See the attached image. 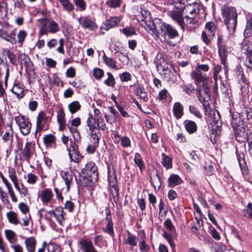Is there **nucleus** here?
I'll return each instance as SVG.
<instances>
[{
	"mask_svg": "<svg viewBox=\"0 0 252 252\" xmlns=\"http://www.w3.org/2000/svg\"><path fill=\"white\" fill-rule=\"evenodd\" d=\"M155 63H156L157 69L158 71H171V69L174 70L173 64L170 61L166 59L162 55H158Z\"/></svg>",
	"mask_w": 252,
	"mask_h": 252,
	"instance_id": "nucleus-7",
	"label": "nucleus"
},
{
	"mask_svg": "<svg viewBox=\"0 0 252 252\" xmlns=\"http://www.w3.org/2000/svg\"><path fill=\"white\" fill-rule=\"evenodd\" d=\"M187 131L189 133H193L197 130V126L195 122L190 120H186L184 122Z\"/></svg>",
	"mask_w": 252,
	"mask_h": 252,
	"instance_id": "nucleus-27",
	"label": "nucleus"
},
{
	"mask_svg": "<svg viewBox=\"0 0 252 252\" xmlns=\"http://www.w3.org/2000/svg\"><path fill=\"white\" fill-rule=\"evenodd\" d=\"M19 61L21 65L22 66L24 65L27 67L30 63V58L24 54H20L19 56Z\"/></svg>",
	"mask_w": 252,
	"mask_h": 252,
	"instance_id": "nucleus-41",
	"label": "nucleus"
},
{
	"mask_svg": "<svg viewBox=\"0 0 252 252\" xmlns=\"http://www.w3.org/2000/svg\"><path fill=\"white\" fill-rule=\"evenodd\" d=\"M12 92L18 98H21L24 96L23 88L19 87L18 85H15L12 88Z\"/></svg>",
	"mask_w": 252,
	"mask_h": 252,
	"instance_id": "nucleus-46",
	"label": "nucleus"
},
{
	"mask_svg": "<svg viewBox=\"0 0 252 252\" xmlns=\"http://www.w3.org/2000/svg\"><path fill=\"white\" fill-rule=\"evenodd\" d=\"M6 217L9 222L12 224L17 225L20 222L18 219L16 213L13 211H10L7 213Z\"/></svg>",
	"mask_w": 252,
	"mask_h": 252,
	"instance_id": "nucleus-34",
	"label": "nucleus"
},
{
	"mask_svg": "<svg viewBox=\"0 0 252 252\" xmlns=\"http://www.w3.org/2000/svg\"><path fill=\"white\" fill-rule=\"evenodd\" d=\"M97 168L93 162L87 163L80 174V180L85 186L96 182L98 178Z\"/></svg>",
	"mask_w": 252,
	"mask_h": 252,
	"instance_id": "nucleus-2",
	"label": "nucleus"
},
{
	"mask_svg": "<svg viewBox=\"0 0 252 252\" xmlns=\"http://www.w3.org/2000/svg\"><path fill=\"white\" fill-rule=\"evenodd\" d=\"M183 182L181 178L178 175L173 174L170 175L168 179V185L170 188H173L179 185Z\"/></svg>",
	"mask_w": 252,
	"mask_h": 252,
	"instance_id": "nucleus-23",
	"label": "nucleus"
},
{
	"mask_svg": "<svg viewBox=\"0 0 252 252\" xmlns=\"http://www.w3.org/2000/svg\"><path fill=\"white\" fill-rule=\"evenodd\" d=\"M20 131L24 135H28L31 131L32 124L29 119L24 116H19L15 118Z\"/></svg>",
	"mask_w": 252,
	"mask_h": 252,
	"instance_id": "nucleus-5",
	"label": "nucleus"
},
{
	"mask_svg": "<svg viewBox=\"0 0 252 252\" xmlns=\"http://www.w3.org/2000/svg\"><path fill=\"white\" fill-rule=\"evenodd\" d=\"M242 49L246 55L247 65L252 67V41H244L242 44Z\"/></svg>",
	"mask_w": 252,
	"mask_h": 252,
	"instance_id": "nucleus-14",
	"label": "nucleus"
},
{
	"mask_svg": "<svg viewBox=\"0 0 252 252\" xmlns=\"http://www.w3.org/2000/svg\"><path fill=\"white\" fill-rule=\"evenodd\" d=\"M78 23L84 29L93 31L96 28L97 26L91 20L86 16H81L77 20Z\"/></svg>",
	"mask_w": 252,
	"mask_h": 252,
	"instance_id": "nucleus-17",
	"label": "nucleus"
},
{
	"mask_svg": "<svg viewBox=\"0 0 252 252\" xmlns=\"http://www.w3.org/2000/svg\"><path fill=\"white\" fill-rule=\"evenodd\" d=\"M197 86L199 94V100L202 103L204 112L207 113L208 107H209V104L206 103V101L207 99H209L210 98V89L207 81L199 84Z\"/></svg>",
	"mask_w": 252,
	"mask_h": 252,
	"instance_id": "nucleus-4",
	"label": "nucleus"
},
{
	"mask_svg": "<svg viewBox=\"0 0 252 252\" xmlns=\"http://www.w3.org/2000/svg\"><path fill=\"white\" fill-rule=\"evenodd\" d=\"M134 162L139 167L141 171L145 169L144 163L142 160L141 156L137 153L135 154Z\"/></svg>",
	"mask_w": 252,
	"mask_h": 252,
	"instance_id": "nucleus-42",
	"label": "nucleus"
},
{
	"mask_svg": "<svg viewBox=\"0 0 252 252\" xmlns=\"http://www.w3.org/2000/svg\"><path fill=\"white\" fill-rule=\"evenodd\" d=\"M161 156L162 157V164L163 166L167 169L170 168L172 167L170 158L164 153L162 154Z\"/></svg>",
	"mask_w": 252,
	"mask_h": 252,
	"instance_id": "nucleus-44",
	"label": "nucleus"
},
{
	"mask_svg": "<svg viewBox=\"0 0 252 252\" xmlns=\"http://www.w3.org/2000/svg\"><path fill=\"white\" fill-rule=\"evenodd\" d=\"M183 12L185 15L184 19L187 23H191L198 13V10L195 7V5H187L183 9Z\"/></svg>",
	"mask_w": 252,
	"mask_h": 252,
	"instance_id": "nucleus-11",
	"label": "nucleus"
},
{
	"mask_svg": "<svg viewBox=\"0 0 252 252\" xmlns=\"http://www.w3.org/2000/svg\"><path fill=\"white\" fill-rule=\"evenodd\" d=\"M123 33L126 36L132 35L135 34L134 30L131 27H126L123 30Z\"/></svg>",
	"mask_w": 252,
	"mask_h": 252,
	"instance_id": "nucleus-60",
	"label": "nucleus"
},
{
	"mask_svg": "<svg viewBox=\"0 0 252 252\" xmlns=\"http://www.w3.org/2000/svg\"><path fill=\"white\" fill-rule=\"evenodd\" d=\"M102 59L105 63L108 66L113 68L116 69L117 65L116 62L112 58L108 57L105 54L102 56Z\"/></svg>",
	"mask_w": 252,
	"mask_h": 252,
	"instance_id": "nucleus-40",
	"label": "nucleus"
},
{
	"mask_svg": "<svg viewBox=\"0 0 252 252\" xmlns=\"http://www.w3.org/2000/svg\"><path fill=\"white\" fill-rule=\"evenodd\" d=\"M136 94L139 96L140 98L146 101L148 99L147 94L145 89L142 87H138L136 89Z\"/></svg>",
	"mask_w": 252,
	"mask_h": 252,
	"instance_id": "nucleus-43",
	"label": "nucleus"
},
{
	"mask_svg": "<svg viewBox=\"0 0 252 252\" xmlns=\"http://www.w3.org/2000/svg\"><path fill=\"white\" fill-rule=\"evenodd\" d=\"M110 191L113 196L114 201L117 202L119 200V189L118 187L116 186L111 187Z\"/></svg>",
	"mask_w": 252,
	"mask_h": 252,
	"instance_id": "nucleus-49",
	"label": "nucleus"
},
{
	"mask_svg": "<svg viewBox=\"0 0 252 252\" xmlns=\"http://www.w3.org/2000/svg\"><path fill=\"white\" fill-rule=\"evenodd\" d=\"M46 248L48 252H61L60 247L53 243L46 244Z\"/></svg>",
	"mask_w": 252,
	"mask_h": 252,
	"instance_id": "nucleus-48",
	"label": "nucleus"
},
{
	"mask_svg": "<svg viewBox=\"0 0 252 252\" xmlns=\"http://www.w3.org/2000/svg\"><path fill=\"white\" fill-rule=\"evenodd\" d=\"M78 244L84 252H98L92 242L88 239H82L78 242Z\"/></svg>",
	"mask_w": 252,
	"mask_h": 252,
	"instance_id": "nucleus-16",
	"label": "nucleus"
},
{
	"mask_svg": "<svg viewBox=\"0 0 252 252\" xmlns=\"http://www.w3.org/2000/svg\"><path fill=\"white\" fill-rule=\"evenodd\" d=\"M25 244L27 249L29 252H34L36 240L33 237L27 238L25 240Z\"/></svg>",
	"mask_w": 252,
	"mask_h": 252,
	"instance_id": "nucleus-26",
	"label": "nucleus"
},
{
	"mask_svg": "<svg viewBox=\"0 0 252 252\" xmlns=\"http://www.w3.org/2000/svg\"><path fill=\"white\" fill-rule=\"evenodd\" d=\"M68 108L70 112L73 114L80 109L81 105L78 101H74L68 104Z\"/></svg>",
	"mask_w": 252,
	"mask_h": 252,
	"instance_id": "nucleus-39",
	"label": "nucleus"
},
{
	"mask_svg": "<svg viewBox=\"0 0 252 252\" xmlns=\"http://www.w3.org/2000/svg\"><path fill=\"white\" fill-rule=\"evenodd\" d=\"M191 77L193 79L195 80L197 85L203 83V82L207 81L204 75L198 70L195 69V71H193L191 74Z\"/></svg>",
	"mask_w": 252,
	"mask_h": 252,
	"instance_id": "nucleus-24",
	"label": "nucleus"
},
{
	"mask_svg": "<svg viewBox=\"0 0 252 252\" xmlns=\"http://www.w3.org/2000/svg\"><path fill=\"white\" fill-rule=\"evenodd\" d=\"M108 78L104 81V83L108 86H113L115 84V79L113 75L110 73H107Z\"/></svg>",
	"mask_w": 252,
	"mask_h": 252,
	"instance_id": "nucleus-55",
	"label": "nucleus"
},
{
	"mask_svg": "<svg viewBox=\"0 0 252 252\" xmlns=\"http://www.w3.org/2000/svg\"><path fill=\"white\" fill-rule=\"evenodd\" d=\"M189 111L190 113L198 118H201L202 117L201 114L195 106L190 105L189 106Z\"/></svg>",
	"mask_w": 252,
	"mask_h": 252,
	"instance_id": "nucleus-56",
	"label": "nucleus"
},
{
	"mask_svg": "<svg viewBox=\"0 0 252 252\" xmlns=\"http://www.w3.org/2000/svg\"><path fill=\"white\" fill-rule=\"evenodd\" d=\"M52 197V192L49 189H46L41 192V201L44 204L48 203L49 201H50Z\"/></svg>",
	"mask_w": 252,
	"mask_h": 252,
	"instance_id": "nucleus-33",
	"label": "nucleus"
},
{
	"mask_svg": "<svg viewBox=\"0 0 252 252\" xmlns=\"http://www.w3.org/2000/svg\"><path fill=\"white\" fill-rule=\"evenodd\" d=\"M3 53L6 55L10 60L11 63L14 64L15 63V56L12 53L9 49L5 48L2 50Z\"/></svg>",
	"mask_w": 252,
	"mask_h": 252,
	"instance_id": "nucleus-45",
	"label": "nucleus"
},
{
	"mask_svg": "<svg viewBox=\"0 0 252 252\" xmlns=\"http://www.w3.org/2000/svg\"><path fill=\"white\" fill-rule=\"evenodd\" d=\"M218 52L220 58L221 63L226 67V63L227 61V51L226 50L225 45L218 47Z\"/></svg>",
	"mask_w": 252,
	"mask_h": 252,
	"instance_id": "nucleus-25",
	"label": "nucleus"
},
{
	"mask_svg": "<svg viewBox=\"0 0 252 252\" xmlns=\"http://www.w3.org/2000/svg\"><path fill=\"white\" fill-rule=\"evenodd\" d=\"M191 232L194 234L198 239H201L202 237V234H201L202 229L201 228H199L196 224H194L191 228Z\"/></svg>",
	"mask_w": 252,
	"mask_h": 252,
	"instance_id": "nucleus-53",
	"label": "nucleus"
},
{
	"mask_svg": "<svg viewBox=\"0 0 252 252\" xmlns=\"http://www.w3.org/2000/svg\"><path fill=\"white\" fill-rule=\"evenodd\" d=\"M110 214V211L108 210L106 212V214L107 215V219H108V221L106 225V228L104 230L105 232L108 233L111 236H113L114 235V230H113V225L112 221L108 218V215Z\"/></svg>",
	"mask_w": 252,
	"mask_h": 252,
	"instance_id": "nucleus-35",
	"label": "nucleus"
},
{
	"mask_svg": "<svg viewBox=\"0 0 252 252\" xmlns=\"http://www.w3.org/2000/svg\"><path fill=\"white\" fill-rule=\"evenodd\" d=\"M106 4L111 7H119L121 4V0H110Z\"/></svg>",
	"mask_w": 252,
	"mask_h": 252,
	"instance_id": "nucleus-61",
	"label": "nucleus"
},
{
	"mask_svg": "<svg viewBox=\"0 0 252 252\" xmlns=\"http://www.w3.org/2000/svg\"><path fill=\"white\" fill-rule=\"evenodd\" d=\"M89 120L94 124L95 125V127L97 128L99 130L101 129L102 131H105L107 129L104 119L102 117L97 118L96 119H94L92 117H90L88 119L87 121H89Z\"/></svg>",
	"mask_w": 252,
	"mask_h": 252,
	"instance_id": "nucleus-22",
	"label": "nucleus"
},
{
	"mask_svg": "<svg viewBox=\"0 0 252 252\" xmlns=\"http://www.w3.org/2000/svg\"><path fill=\"white\" fill-rule=\"evenodd\" d=\"M87 125L90 133V138L92 143L95 146H98L99 139L101 137L100 131L95 127V125L92 123L90 120L87 121Z\"/></svg>",
	"mask_w": 252,
	"mask_h": 252,
	"instance_id": "nucleus-13",
	"label": "nucleus"
},
{
	"mask_svg": "<svg viewBox=\"0 0 252 252\" xmlns=\"http://www.w3.org/2000/svg\"><path fill=\"white\" fill-rule=\"evenodd\" d=\"M216 26L213 22H208L206 24L205 32H207L209 37L213 38L215 34Z\"/></svg>",
	"mask_w": 252,
	"mask_h": 252,
	"instance_id": "nucleus-31",
	"label": "nucleus"
},
{
	"mask_svg": "<svg viewBox=\"0 0 252 252\" xmlns=\"http://www.w3.org/2000/svg\"><path fill=\"white\" fill-rule=\"evenodd\" d=\"M34 151L33 144L31 142H27L23 149L21 150L22 156L24 157L28 162L32 157Z\"/></svg>",
	"mask_w": 252,
	"mask_h": 252,
	"instance_id": "nucleus-15",
	"label": "nucleus"
},
{
	"mask_svg": "<svg viewBox=\"0 0 252 252\" xmlns=\"http://www.w3.org/2000/svg\"><path fill=\"white\" fill-rule=\"evenodd\" d=\"M210 109V107H208V111L207 113H205V115L207 116L206 121L210 124L215 125L217 127H220V125L221 124L220 116L219 112L214 109Z\"/></svg>",
	"mask_w": 252,
	"mask_h": 252,
	"instance_id": "nucleus-10",
	"label": "nucleus"
},
{
	"mask_svg": "<svg viewBox=\"0 0 252 252\" xmlns=\"http://www.w3.org/2000/svg\"><path fill=\"white\" fill-rule=\"evenodd\" d=\"M47 118L44 112L40 113L36 118V128L35 132L40 131L44 128Z\"/></svg>",
	"mask_w": 252,
	"mask_h": 252,
	"instance_id": "nucleus-18",
	"label": "nucleus"
},
{
	"mask_svg": "<svg viewBox=\"0 0 252 252\" xmlns=\"http://www.w3.org/2000/svg\"><path fill=\"white\" fill-rule=\"evenodd\" d=\"M127 237L125 240V243L132 247H133L134 246H136L137 245V237L134 235L133 234H131L129 231H127ZM132 249V248H131V250Z\"/></svg>",
	"mask_w": 252,
	"mask_h": 252,
	"instance_id": "nucleus-30",
	"label": "nucleus"
},
{
	"mask_svg": "<svg viewBox=\"0 0 252 252\" xmlns=\"http://www.w3.org/2000/svg\"><path fill=\"white\" fill-rule=\"evenodd\" d=\"M7 8L6 2L2 1L0 2V17L3 18L7 14Z\"/></svg>",
	"mask_w": 252,
	"mask_h": 252,
	"instance_id": "nucleus-50",
	"label": "nucleus"
},
{
	"mask_svg": "<svg viewBox=\"0 0 252 252\" xmlns=\"http://www.w3.org/2000/svg\"><path fill=\"white\" fill-rule=\"evenodd\" d=\"M75 4L79 7L80 10L84 11L86 9V4L84 0H74Z\"/></svg>",
	"mask_w": 252,
	"mask_h": 252,
	"instance_id": "nucleus-57",
	"label": "nucleus"
},
{
	"mask_svg": "<svg viewBox=\"0 0 252 252\" xmlns=\"http://www.w3.org/2000/svg\"><path fill=\"white\" fill-rule=\"evenodd\" d=\"M13 131L11 126H9V129L6 131L2 137V139L5 142L13 141Z\"/></svg>",
	"mask_w": 252,
	"mask_h": 252,
	"instance_id": "nucleus-37",
	"label": "nucleus"
},
{
	"mask_svg": "<svg viewBox=\"0 0 252 252\" xmlns=\"http://www.w3.org/2000/svg\"><path fill=\"white\" fill-rule=\"evenodd\" d=\"M252 33V17L249 19L246 23L244 35L245 37H250Z\"/></svg>",
	"mask_w": 252,
	"mask_h": 252,
	"instance_id": "nucleus-38",
	"label": "nucleus"
},
{
	"mask_svg": "<svg viewBox=\"0 0 252 252\" xmlns=\"http://www.w3.org/2000/svg\"><path fill=\"white\" fill-rule=\"evenodd\" d=\"M147 30L155 39L159 38L160 35L165 38L166 36L169 38H174L178 35L177 31L171 25L159 19L153 21L152 24L148 26Z\"/></svg>",
	"mask_w": 252,
	"mask_h": 252,
	"instance_id": "nucleus-1",
	"label": "nucleus"
},
{
	"mask_svg": "<svg viewBox=\"0 0 252 252\" xmlns=\"http://www.w3.org/2000/svg\"><path fill=\"white\" fill-rule=\"evenodd\" d=\"M64 212L62 207L57 208L55 211H47L45 214V218L48 220H51L52 217H54L58 222L62 225L64 222Z\"/></svg>",
	"mask_w": 252,
	"mask_h": 252,
	"instance_id": "nucleus-12",
	"label": "nucleus"
},
{
	"mask_svg": "<svg viewBox=\"0 0 252 252\" xmlns=\"http://www.w3.org/2000/svg\"><path fill=\"white\" fill-rule=\"evenodd\" d=\"M173 113L177 119L180 118L183 114V107L179 102H176L173 106Z\"/></svg>",
	"mask_w": 252,
	"mask_h": 252,
	"instance_id": "nucleus-29",
	"label": "nucleus"
},
{
	"mask_svg": "<svg viewBox=\"0 0 252 252\" xmlns=\"http://www.w3.org/2000/svg\"><path fill=\"white\" fill-rule=\"evenodd\" d=\"M243 120L239 117L235 118V115H232L231 125L235 131L236 136L245 137L246 134L245 128L244 127Z\"/></svg>",
	"mask_w": 252,
	"mask_h": 252,
	"instance_id": "nucleus-9",
	"label": "nucleus"
},
{
	"mask_svg": "<svg viewBox=\"0 0 252 252\" xmlns=\"http://www.w3.org/2000/svg\"><path fill=\"white\" fill-rule=\"evenodd\" d=\"M11 26L7 23H3V27L0 32V38L10 42L12 44H15L16 42L15 38V32L14 31L9 32Z\"/></svg>",
	"mask_w": 252,
	"mask_h": 252,
	"instance_id": "nucleus-8",
	"label": "nucleus"
},
{
	"mask_svg": "<svg viewBox=\"0 0 252 252\" xmlns=\"http://www.w3.org/2000/svg\"><path fill=\"white\" fill-rule=\"evenodd\" d=\"M65 114L63 109L58 111L57 120L60 125H63L65 123Z\"/></svg>",
	"mask_w": 252,
	"mask_h": 252,
	"instance_id": "nucleus-51",
	"label": "nucleus"
},
{
	"mask_svg": "<svg viewBox=\"0 0 252 252\" xmlns=\"http://www.w3.org/2000/svg\"><path fill=\"white\" fill-rule=\"evenodd\" d=\"M183 15V9L182 10L178 7L175 8L171 13L172 19L177 21L182 28L184 24Z\"/></svg>",
	"mask_w": 252,
	"mask_h": 252,
	"instance_id": "nucleus-19",
	"label": "nucleus"
},
{
	"mask_svg": "<svg viewBox=\"0 0 252 252\" xmlns=\"http://www.w3.org/2000/svg\"><path fill=\"white\" fill-rule=\"evenodd\" d=\"M27 35V32L24 30L20 31L17 35L18 42L19 43H22L24 41Z\"/></svg>",
	"mask_w": 252,
	"mask_h": 252,
	"instance_id": "nucleus-62",
	"label": "nucleus"
},
{
	"mask_svg": "<svg viewBox=\"0 0 252 252\" xmlns=\"http://www.w3.org/2000/svg\"><path fill=\"white\" fill-rule=\"evenodd\" d=\"M94 76L96 79H100L103 75V71L102 69L98 68H95L93 71Z\"/></svg>",
	"mask_w": 252,
	"mask_h": 252,
	"instance_id": "nucleus-58",
	"label": "nucleus"
},
{
	"mask_svg": "<svg viewBox=\"0 0 252 252\" xmlns=\"http://www.w3.org/2000/svg\"><path fill=\"white\" fill-rule=\"evenodd\" d=\"M55 137L52 134H48L46 135L44 138L43 140L44 143L47 144H51L55 142Z\"/></svg>",
	"mask_w": 252,
	"mask_h": 252,
	"instance_id": "nucleus-59",
	"label": "nucleus"
},
{
	"mask_svg": "<svg viewBox=\"0 0 252 252\" xmlns=\"http://www.w3.org/2000/svg\"><path fill=\"white\" fill-rule=\"evenodd\" d=\"M239 117L243 121L249 120L252 117V112L249 108L244 107Z\"/></svg>",
	"mask_w": 252,
	"mask_h": 252,
	"instance_id": "nucleus-32",
	"label": "nucleus"
},
{
	"mask_svg": "<svg viewBox=\"0 0 252 252\" xmlns=\"http://www.w3.org/2000/svg\"><path fill=\"white\" fill-rule=\"evenodd\" d=\"M221 11L228 30L230 32H234L237 23L238 15L236 9L233 7L224 5L221 7Z\"/></svg>",
	"mask_w": 252,
	"mask_h": 252,
	"instance_id": "nucleus-3",
	"label": "nucleus"
},
{
	"mask_svg": "<svg viewBox=\"0 0 252 252\" xmlns=\"http://www.w3.org/2000/svg\"><path fill=\"white\" fill-rule=\"evenodd\" d=\"M151 182L155 187L156 186L160 187L161 183L159 175L158 173L156 174L153 176L151 177Z\"/></svg>",
	"mask_w": 252,
	"mask_h": 252,
	"instance_id": "nucleus-52",
	"label": "nucleus"
},
{
	"mask_svg": "<svg viewBox=\"0 0 252 252\" xmlns=\"http://www.w3.org/2000/svg\"><path fill=\"white\" fill-rule=\"evenodd\" d=\"M120 21L121 20L119 17H111L106 20L105 23L101 26V30H105L106 31H108L118 24Z\"/></svg>",
	"mask_w": 252,
	"mask_h": 252,
	"instance_id": "nucleus-20",
	"label": "nucleus"
},
{
	"mask_svg": "<svg viewBox=\"0 0 252 252\" xmlns=\"http://www.w3.org/2000/svg\"><path fill=\"white\" fill-rule=\"evenodd\" d=\"M247 212L245 216L248 218H252V203H249L247 206V209L244 210Z\"/></svg>",
	"mask_w": 252,
	"mask_h": 252,
	"instance_id": "nucleus-63",
	"label": "nucleus"
},
{
	"mask_svg": "<svg viewBox=\"0 0 252 252\" xmlns=\"http://www.w3.org/2000/svg\"><path fill=\"white\" fill-rule=\"evenodd\" d=\"M46 25L49 29V32L50 33H54L60 30L59 25L53 20H48L46 23Z\"/></svg>",
	"mask_w": 252,
	"mask_h": 252,
	"instance_id": "nucleus-28",
	"label": "nucleus"
},
{
	"mask_svg": "<svg viewBox=\"0 0 252 252\" xmlns=\"http://www.w3.org/2000/svg\"><path fill=\"white\" fill-rule=\"evenodd\" d=\"M62 4L64 10L70 12L73 10L74 7L73 4L69 0H58Z\"/></svg>",
	"mask_w": 252,
	"mask_h": 252,
	"instance_id": "nucleus-36",
	"label": "nucleus"
},
{
	"mask_svg": "<svg viewBox=\"0 0 252 252\" xmlns=\"http://www.w3.org/2000/svg\"><path fill=\"white\" fill-rule=\"evenodd\" d=\"M221 67L219 65H216L215 66L214 68V79L215 80V87L217 86V80L218 78V75L221 70Z\"/></svg>",
	"mask_w": 252,
	"mask_h": 252,
	"instance_id": "nucleus-54",
	"label": "nucleus"
},
{
	"mask_svg": "<svg viewBox=\"0 0 252 252\" xmlns=\"http://www.w3.org/2000/svg\"><path fill=\"white\" fill-rule=\"evenodd\" d=\"M63 178L65 181V184L67 187V190H69L70 188V185L72 183V177L71 174L65 172L63 175Z\"/></svg>",
	"mask_w": 252,
	"mask_h": 252,
	"instance_id": "nucleus-47",
	"label": "nucleus"
},
{
	"mask_svg": "<svg viewBox=\"0 0 252 252\" xmlns=\"http://www.w3.org/2000/svg\"><path fill=\"white\" fill-rule=\"evenodd\" d=\"M37 179V176L33 174L29 173L27 175V182L29 184H34L36 182Z\"/></svg>",
	"mask_w": 252,
	"mask_h": 252,
	"instance_id": "nucleus-64",
	"label": "nucleus"
},
{
	"mask_svg": "<svg viewBox=\"0 0 252 252\" xmlns=\"http://www.w3.org/2000/svg\"><path fill=\"white\" fill-rule=\"evenodd\" d=\"M69 155L71 160L74 162H78L82 158L79 154L77 146L75 144H73L70 147Z\"/></svg>",
	"mask_w": 252,
	"mask_h": 252,
	"instance_id": "nucleus-21",
	"label": "nucleus"
},
{
	"mask_svg": "<svg viewBox=\"0 0 252 252\" xmlns=\"http://www.w3.org/2000/svg\"><path fill=\"white\" fill-rule=\"evenodd\" d=\"M164 225L170 233H168L166 232H164L162 234V236L165 239H166L172 248H174L175 247V245L172 239V237L176 235V232L175 227L170 219H167L165 220Z\"/></svg>",
	"mask_w": 252,
	"mask_h": 252,
	"instance_id": "nucleus-6",
	"label": "nucleus"
}]
</instances>
